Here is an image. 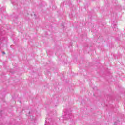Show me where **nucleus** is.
Instances as JSON below:
<instances>
[{"instance_id": "obj_1", "label": "nucleus", "mask_w": 125, "mask_h": 125, "mask_svg": "<svg viewBox=\"0 0 125 125\" xmlns=\"http://www.w3.org/2000/svg\"><path fill=\"white\" fill-rule=\"evenodd\" d=\"M3 54H5V53L4 52H3Z\"/></svg>"}]
</instances>
